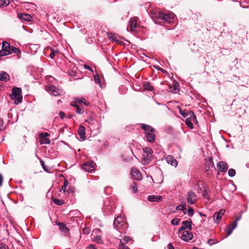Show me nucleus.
<instances>
[{
  "label": "nucleus",
  "instance_id": "nucleus-43",
  "mask_svg": "<svg viewBox=\"0 0 249 249\" xmlns=\"http://www.w3.org/2000/svg\"><path fill=\"white\" fill-rule=\"evenodd\" d=\"M202 196L204 198L207 199L208 200L210 199V195L207 193L206 190H204Z\"/></svg>",
  "mask_w": 249,
  "mask_h": 249
},
{
  "label": "nucleus",
  "instance_id": "nucleus-51",
  "mask_svg": "<svg viewBox=\"0 0 249 249\" xmlns=\"http://www.w3.org/2000/svg\"><path fill=\"white\" fill-rule=\"evenodd\" d=\"M40 163H41V165L42 168H43V169L44 170V171H47V170L46 168V165L45 164L44 162L42 160H40Z\"/></svg>",
  "mask_w": 249,
  "mask_h": 249
},
{
  "label": "nucleus",
  "instance_id": "nucleus-20",
  "mask_svg": "<svg viewBox=\"0 0 249 249\" xmlns=\"http://www.w3.org/2000/svg\"><path fill=\"white\" fill-rule=\"evenodd\" d=\"M148 200L150 202H161L163 200V197L162 196L158 195H151L148 196Z\"/></svg>",
  "mask_w": 249,
  "mask_h": 249
},
{
  "label": "nucleus",
  "instance_id": "nucleus-39",
  "mask_svg": "<svg viewBox=\"0 0 249 249\" xmlns=\"http://www.w3.org/2000/svg\"><path fill=\"white\" fill-rule=\"evenodd\" d=\"M53 202L58 205H62L64 204V201L63 200L58 199L57 198L53 199Z\"/></svg>",
  "mask_w": 249,
  "mask_h": 249
},
{
  "label": "nucleus",
  "instance_id": "nucleus-14",
  "mask_svg": "<svg viewBox=\"0 0 249 249\" xmlns=\"http://www.w3.org/2000/svg\"><path fill=\"white\" fill-rule=\"evenodd\" d=\"M174 15L173 13H164L163 12V18H162V23L164 21H165L168 23H172L174 20Z\"/></svg>",
  "mask_w": 249,
  "mask_h": 249
},
{
  "label": "nucleus",
  "instance_id": "nucleus-28",
  "mask_svg": "<svg viewBox=\"0 0 249 249\" xmlns=\"http://www.w3.org/2000/svg\"><path fill=\"white\" fill-rule=\"evenodd\" d=\"M143 87L145 90L151 91L153 90L154 88L149 82H144Z\"/></svg>",
  "mask_w": 249,
  "mask_h": 249
},
{
  "label": "nucleus",
  "instance_id": "nucleus-4",
  "mask_svg": "<svg viewBox=\"0 0 249 249\" xmlns=\"http://www.w3.org/2000/svg\"><path fill=\"white\" fill-rule=\"evenodd\" d=\"M50 134L48 132H41L38 134V141L40 144H49L51 141L48 137Z\"/></svg>",
  "mask_w": 249,
  "mask_h": 249
},
{
  "label": "nucleus",
  "instance_id": "nucleus-38",
  "mask_svg": "<svg viewBox=\"0 0 249 249\" xmlns=\"http://www.w3.org/2000/svg\"><path fill=\"white\" fill-rule=\"evenodd\" d=\"M235 170L233 169H230L228 171V175L231 177H233L235 175Z\"/></svg>",
  "mask_w": 249,
  "mask_h": 249
},
{
  "label": "nucleus",
  "instance_id": "nucleus-47",
  "mask_svg": "<svg viewBox=\"0 0 249 249\" xmlns=\"http://www.w3.org/2000/svg\"><path fill=\"white\" fill-rule=\"evenodd\" d=\"M4 129V126L3 125V121L1 118H0V131H2Z\"/></svg>",
  "mask_w": 249,
  "mask_h": 249
},
{
  "label": "nucleus",
  "instance_id": "nucleus-62",
  "mask_svg": "<svg viewBox=\"0 0 249 249\" xmlns=\"http://www.w3.org/2000/svg\"><path fill=\"white\" fill-rule=\"evenodd\" d=\"M95 81H96V82H97V81H98V80H96V79H95Z\"/></svg>",
  "mask_w": 249,
  "mask_h": 249
},
{
  "label": "nucleus",
  "instance_id": "nucleus-15",
  "mask_svg": "<svg viewBox=\"0 0 249 249\" xmlns=\"http://www.w3.org/2000/svg\"><path fill=\"white\" fill-rule=\"evenodd\" d=\"M46 90L52 94L53 96H56L59 95V90L56 87L53 85H48L46 87Z\"/></svg>",
  "mask_w": 249,
  "mask_h": 249
},
{
  "label": "nucleus",
  "instance_id": "nucleus-59",
  "mask_svg": "<svg viewBox=\"0 0 249 249\" xmlns=\"http://www.w3.org/2000/svg\"><path fill=\"white\" fill-rule=\"evenodd\" d=\"M83 232H85L87 234H88L89 233V230L88 229H86V228H85L83 230Z\"/></svg>",
  "mask_w": 249,
  "mask_h": 249
},
{
  "label": "nucleus",
  "instance_id": "nucleus-49",
  "mask_svg": "<svg viewBox=\"0 0 249 249\" xmlns=\"http://www.w3.org/2000/svg\"><path fill=\"white\" fill-rule=\"evenodd\" d=\"M57 53V51H55V50H52V52L50 54V57L52 58V59H53L54 58V55H55V53Z\"/></svg>",
  "mask_w": 249,
  "mask_h": 249
},
{
  "label": "nucleus",
  "instance_id": "nucleus-26",
  "mask_svg": "<svg viewBox=\"0 0 249 249\" xmlns=\"http://www.w3.org/2000/svg\"><path fill=\"white\" fill-rule=\"evenodd\" d=\"M9 79V75L6 72H0V80L7 81Z\"/></svg>",
  "mask_w": 249,
  "mask_h": 249
},
{
  "label": "nucleus",
  "instance_id": "nucleus-41",
  "mask_svg": "<svg viewBox=\"0 0 249 249\" xmlns=\"http://www.w3.org/2000/svg\"><path fill=\"white\" fill-rule=\"evenodd\" d=\"M173 86H174V92L175 93H176L177 91L179 90V89H178V87L179 86V84L177 82H174L173 83Z\"/></svg>",
  "mask_w": 249,
  "mask_h": 249
},
{
  "label": "nucleus",
  "instance_id": "nucleus-12",
  "mask_svg": "<svg viewBox=\"0 0 249 249\" xmlns=\"http://www.w3.org/2000/svg\"><path fill=\"white\" fill-rule=\"evenodd\" d=\"M225 212L224 209H220L218 212L215 213L213 216V220L215 223H219L222 219V216Z\"/></svg>",
  "mask_w": 249,
  "mask_h": 249
},
{
  "label": "nucleus",
  "instance_id": "nucleus-6",
  "mask_svg": "<svg viewBox=\"0 0 249 249\" xmlns=\"http://www.w3.org/2000/svg\"><path fill=\"white\" fill-rule=\"evenodd\" d=\"M212 169H214L215 170H216L214 163L213 161V158L211 157L209 159V160L207 161V162L206 163L205 165V170L207 174L210 175L213 174Z\"/></svg>",
  "mask_w": 249,
  "mask_h": 249
},
{
  "label": "nucleus",
  "instance_id": "nucleus-1",
  "mask_svg": "<svg viewBox=\"0 0 249 249\" xmlns=\"http://www.w3.org/2000/svg\"><path fill=\"white\" fill-rule=\"evenodd\" d=\"M141 127L144 131L147 141L153 143L155 140V129L151 126L144 124H141Z\"/></svg>",
  "mask_w": 249,
  "mask_h": 249
},
{
  "label": "nucleus",
  "instance_id": "nucleus-32",
  "mask_svg": "<svg viewBox=\"0 0 249 249\" xmlns=\"http://www.w3.org/2000/svg\"><path fill=\"white\" fill-rule=\"evenodd\" d=\"M182 224L183 226H185L186 228L189 229L190 230H191L192 229V221L191 220L190 221H183L182 222Z\"/></svg>",
  "mask_w": 249,
  "mask_h": 249
},
{
  "label": "nucleus",
  "instance_id": "nucleus-27",
  "mask_svg": "<svg viewBox=\"0 0 249 249\" xmlns=\"http://www.w3.org/2000/svg\"><path fill=\"white\" fill-rule=\"evenodd\" d=\"M57 225L59 226V230L61 231L64 233H67L69 231V229L68 228H67L66 225L64 223H59L57 224Z\"/></svg>",
  "mask_w": 249,
  "mask_h": 249
},
{
  "label": "nucleus",
  "instance_id": "nucleus-13",
  "mask_svg": "<svg viewBox=\"0 0 249 249\" xmlns=\"http://www.w3.org/2000/svg\"><path fill=\"white\" fill-rule=\"evenodd\" d=\"M131 174L134 179L140 180L142 178L141 172L136 168L131 169Z\"/></svg>",
  "mask_w": 249,
  "mask_h": 249
},
{
  "label": "nucleus",
  "instance_id": "nucleus-8",
  "mask_svg": "<svg viewBox=\"0 0 249 249\" xmlns=\"http://www.w3.org/2000/svg\"><path fill=\"white\" fill-rule=\"evenodd\" d=\"M187 201L189 204H194L197 200V196L195 192L193 191H189L186 196Z\"/></svg>",
  "mask_w": 249,
  "mask_h": 249
},
{
  "label": "nucleus",
  "instance_id": "nucleus-24",
  "mask_svg": "<svg viewBox=\"0 0 249 249\" xmlns=\"http://www.w3.org/2000/svg\"><path fill=\"white\" fill-rule=\"evenodd\" d=\"M71 105L76 108V112L77 114H82L85 111L84 108L82 107H81L80 106V105H77L75 103L71 102Z\"/></svg>",
  "mask_w": 249,
  "mask_h": 249
},
{
  "label": "nucleus",
  "instance_id": "nucleus-7",
  "mask_svg": "<svg viewBox=\"0 0 249 249\" xmlns=\"http://www.w3.org/2000/svg\"><path fill=\"white\" fill-rule=\"evenodd\" d=\"M241 218V216L236 217L235 218L234 221L231 224V225H229L227 226L226 230H225L226 233L227 234V236H229L232 233L233 230L237 226V222L240 220Z\"/></svg>",
  "mask_w": 249,
  "mask_h": 249
},
{
  "label": "nucleus",
  "instance_id": "nucleus-56",
  "mask_svg": "<svg viewBox=\"0 0 249 249\" xmlns=\"http://www.w3.org/2000/svg\"><path fill=\"white\" fill-rule=\"evenodd\" d=\"M124 240L125 243H127L128 242H129L130 240V238L129 237L126 236V237H124Z\"/></svg>",
  "mask_w": 249,
  "mask_h": 249
},
{
  "label": "nucleus",
  "instance_id": "nucleus-17",
  "mask_svg": "<svg viewBox=\"0 0 249 249\" xmlns=\"http://www.w3.org/2000/svg\"><path fill=\"white\" fill-rule=\"evenodd\" d=\"M216 167L219 171L225 172L228 170V166L226 162L220 161L217 164Z\"/></svg>",
  "mask_w": 249,
  "mask_h": 249
},
{
  "label": "nucleus",
  "instance_id": "nucleus-61",
  "mask_svg": "<svg viewBox=\"0 0 249 249\" xmlns=\"http://www.w3.org/2000/svg\"><path fill=\"white\" fill-rule=\"evenodd\" d=\"M124 249H129V248L128 247H125Z\"/></svg>",
  "mask_w": 249,
  "mask_h": 249
},
{
  "label": "nucleus",
  "instance_id": "nucleus-30",
  "mask_svg": "<svg viewBox=\"0 0 249 249\" xmlns=\"http://www.w3.org/2000/svg\"><path fill=\"white\" fill-rule=\"evenodd\" d=\"M107 36L108 38L111 40L112 41L119 43H120L119 40L118 39L117 37L114 34L112 33H109L107 34Z\"/></svg>",
  "mask_w": 249,
  "mask_h": 249
},
{
  "label": "nucleus",
  "instance_id": "nucleus-9",
  "mask_svg": "<svg viewBox=\"0 0 249 249\" xmlns=\"http://www.w3.org/2000/svg\"><path fill=\"white\" fill-rule=\"evenodd\" d=\"M101 231L99 229H95L92 233L93 240L98 244H102V237L100 235Z\"/></svg>",
  "mask_w": 249,
  "mask_h": 249
},
{
  "label": "nucleus",
  "instance_id": "nucleus-37",
  "mask_svg": "<svg viewBox=\"0 0 249 249\" xmlns=\"http://www.w3.org/2000/svg\"><path fill=\"white\" fill-rule=\"evenodd\" d=\"M185 124L187 125V126L189 127L191 129L193 128L194 125L193 123H192V121H191V120L190 119H186L185 120Z\"/></svg>",
  "mask_w": 249,
  "mask_h": 249
},
{
  "label": "nucleus",
  "instance_id": "nucleus-63",
  "mask_svg": "<svg viewBox=\"0 0 249 249\" xmlns=\"http://www.w3.org/2000/svg\"><path fill=\"white\" fill-rule=\"evenodd\" d=\"M95 81H96V82H97V81H98V80H96V79H95Z\"/></svg>",
  "mask_w": 249,
  "mask_h": 249
},
{
  "label": "nucleus",
  "instance_id": "nucleus-34",
  "mask_svg": "<svg viewBox=\"0 0 249 249\" xmlns=\"http://www.w3.org/2000/svg\"><path fill=\"white\" fill-rule=\"evenodd\" d=\"M10 52V54H12V53L18 54L19 53H20V51L18 48L12 46H11Z\"/></svg>",
  "mask_w": 249,
  "mask_h": 249
},
{
  "label": "nucleus",
  "instance_id": "nucleus-54",
  "mask_svg": "<svg viewBox=\"0 0 249 249\" xmlns=\"http://www.w3.org/2000/svg\"><path fill=\"white\" fill-rule=\"evenodd\" d=\"M88 249H97V248H96L95 246L94 245H93V244L89 245L88 247Z\"/></svg>",
  "mask_w": 249,
  "mask_h": 249
},
{
  "label": "nucleus",
  "instance_id": "nucleus-48",
  "mask_svg": "<svg viewBox=\"0 0 249 249\" xmlns=\"http://www.w3.org/2000/svg\"><path fill=\"white\" fill-rule=\"evenodd\" d=\"M68 72L70 75L72 76H75L76 75V72L73 70L69 71Z\"/></svg>",
  "mask_w": 249,
  "mask_h": 249
},
{
  "label": "nucleus",
  "instance_id": "nucleus-52",
  "mask_svg": "<svg viewBox=\"0 0 249 249\" xmlns=\"http://www.w3.org/2000/svg\"><path fill=\"white\" fill-rule=\"evenodd\" d=\"M84 68H85V69H87V70H89V71H93V70H92L91 67H90L89 65H84Z\"/></svg>",
  "mask_w": 249,
  "mask_h": 249
},
{
  "label": "nucleus",
  "instance_id": "nucleus-57",
  "mask_svg": "<svg viewBox=\"0 0 249 249\" xmlns=\"http://www.w3.org/2000/svg\"><path fill=\"white\" fill-rule=\"evenodd\" d=\"M168 249H175L174 246H173L172 243H169L168 245Z\"/></svg>",
  "mask_w": 249,
  "mask_h": 249
},
{
  "label": "nucleus",
  "instance_id": "nucleus-36",
  "mask_svg": "<svg viewBox=\"0 0 249 249\" xmlns=\"http://www.w3.org/2000/svg\"><path fill=\"white\" fill-rule=\"evenodd\" d=\"M176 209L177 210L182 211L184 214H186L187 213L186 208L185 207V206L183 205H179L177 206Z\"/></svg>",
  "mask_w": 249,
  "mask_h": 249
},
{
  "label": "nucleus",
  "instance_id": "nucleus-35",
  "mask_svg": "<svg viewBox=\"0 0 249 249\" xmlns=\"http://www.w3.org/2000/svg\"><path fill=\"white\" fill-rule=\"evenodd\" d=\"M10 3V0H0V7H5L8 5Z\"/></svg>",
  "mask_w": 249,
  "mask_h": 249
},
{
  "label": "nucleus",
  "instance_id": "nucleus-58",
  "mask_svg": "<svg viewBox=\"0 0 249 249\" xmlns=\"http://www.w3.org/2000/svg\"><path fill=\"white\" fill-rule=\"evenodd\" d=\"M3 182V177L0 174V187L2 185Z\"/></svg>",
  "mask_w": 249,
  "mask_h": 249
},
{
  "label": "nucleus",
  "instance_id": "nucleus-31",
  "mask_svg": "<svg viewBox=\"0 0 249 249\" xmlns=\"http://www.w3.org/2000/svg\"><path fill=\"white\" fill-rule=\"evenodd\" d=\"M130 189L133 193H136L138 190V185L135 182H133L130 186Z\"/></svg>",
  "mask_w": 249,
  "mask_h": 249
},
{
  "label": "nucleus",
  "instance_id": "nucleus-21",
  "mask_svg": "<svg viewBox=\"0 0 249 249\" xmlns=\"http://www.w3.org/2000/svg\"><path fill=\"white\" fill-rule=\"evenodd\" d=\"M138 18L134 17L131 18L129 20L130 28L131 31H134L137 26V22Z\"/></svg>",
  "mask_w": 249,
  "mask_h": 249
},
{
  "label": "nucleus",
  "instance_id": "nucleus-60",
  "mask_svg": "<svg viewBox=\"0 0 249 249\" xmlns=\"http://www.w3.org/2000/svg\"><path fill=\"white\" fill-rule=\"evenodd\" d=\"M155 68H156L157 69H158V70L160 71H162V72L165 71H164L163 69H162V68H160V67H158V66L155 67Z\"/></svg>",
  "mask_w": 249,
  "mask_h": 249
},
{
  "label": "nucleus",
  "instance_id": "nucleus-16",
  "mask_svg": "<svg viewBox=\"0 0 249 249\" xmlns=\"http://www.w3.org/2000/svg\"><path fill=\"white\" fill-rule=\"evenodd\" d=\"M193 235L190 231H185L182 233L180 238L183 240L188 242L192 239Z\"/></svg>",
  "mask_w": 249,
  "mask_h": 249
},
{
  "label": "nucleus",
  "instance_id": "nucleus-22",
  "mask_svg": "<svg viewBox=\"0 0 249 249\" xmlns=\"http://www.w3.org/2000/svg\"><path fill=\"white\" fill-rule=\"evenodd\" d=\"M77 133L81 139H85L86 137V131L84 126L81 125L78 129Z\"/></svg>",
  "mask_w": 249,
  "mask_h": 249
},
{
  "label": "nucleus",
  "instance_id": "nucleus-2",
  "mask_svg": "<svg viewBox=\"0 0 249 249\" xmlns=\"http://www.w3.org/2000/svg\"><path fill=\"white\" fill-rule=\"evenodd\" d=\"M21 91V89L20 88L14 87L12 89V94L10 95V97L12 100H15V105L18 104L22 101Z\"/></svg>",
  "mask_w": 249,
  "mask_h": 249
},
{
  "label": "nucleus",
  "instance_id": "nucleus-10",
  "mask_svg": "<svg viewBox=\"0 0 249 249\" xmlns=\"http://www.w3.org/2000/svg\"><path fill=\"white\" fill-rule=\"evenodd\" d=\"M143 157L145 161L148 163L152 158V150L148 147L143 148Z\"/></svg>",
  "mask_w": 249,
  "mask_h": 249
},
{
  "label": "nucleus",
  "instance_id": "nucleus-19",
  "mask_svg": "<svg viewBox=\"0 0 249 249\" xmlns=\"http://www.w3.org/2000/svg\"><path fill=\"white\" fill-rule=\"evenodd\" d=\"M166 161L168 164H170L173 166L177 167L178 165V162L177 160L171 155H168L166 158Z\"/></svg>",
  "mask_w": 249,
  "mask_h": 249
},
{
  "label": "nucleus",
  "instance_id": "nucleus-33",
  "mask_svg": "<svg viewBox=\"0 0 249 249\" xmlns=\"http://www.w3.org/2000/svg\"><path fill=\"white\" fill-rule=\"evenodd\" d=\"M178 108L179 110L180 114L184 117H186L189 115V112H188L186 110L184 109L182 110L181 107H178Z\"/></svg>",
  "mask_w": 249,
  "mask_h": 249
},
{
  "label": "nucleus",
  "instance_id": "nucleus-55",
  "mask_svg": "<svg viewBox=\"0 0 249 249\" xmlns=\"http://www.w3.org/2000/svg\"><path fill=\"white\" fill-rule=\"evenodd\" d=\"M186 229L185 226H181L178 230V232H180L182 231H184Z\"/></svg>",
  "mask_w": 249,
  "mask_h": 249
},
{
  "label": "nucleus",
  "instance_id": "nucleus-53",
  "mask_svg": "<svg viewBox=\"0 0 249 249\" xmlns=\"http://www.w3.org/2000/svg\"><path fill=\"white\" fill-rule=\"evenodd\" d=\"M59 115L61 119H63L65 116V113L62 111H60Z\"/></svg>",
  "mask_w": 249,
  "mask_h": 249
},
{
  "label": "nucleus",
  "instance_id": "nucleus-18",
  "mask_svg": "<svg viewBox=\"0 0 249 249\" xmlns=\"http://www.w3.org/2000/svg\"><path fill=\"white\" fill-rule=\"evenodd\" d=\"M72 102L79 105L82 104H83L85 106L89 105V102L84 98H75L74 101Z\"/></svg>",
  "mask_w": 249,
  "mask_h": 249
},
{
  "label": "nucleus",
  "instance_id": "nucleus-42",
  "mask_svg": "<svg viewBox=\"0 0 249 249\" xmlns=\"http://www.w3.org/2000/svg\"><path fill=\"white\" fill-rule=\"evenodd\" d=\"M179 219H173L171 220V224L173 225H178L180 221Z\"/></svg>",
  "mask_w": 249,
  "mask_h": 249
},
{
  "label": "nucleus",
  "instance_id": "nucleus-5",
  "mask_svg": "<svg viewBox=\"0 0 249 249\" xmlns=\"http://www.w3.org/2000/svg\"><path fill=\"white\" fill-rule=\"evenodd\" d=\"M96 163L93 161H87L82 165V169L89 173L94 171Z\"/></svg>",
  "mask_w": 249,
  "mask_h": 249
},
{
  "label": "nucleus",
  "instance_id": "nucleus-11",
  "mask_svg": "<svg viewBox=\"0 0 249 249\" xmlns=\"http://www.w3.org/2000/svg\"><path fill=\"white\" fill-rule=\"evenodd\" d=\"M124 220L123 218L121 216H118L115 219L113 225L117 231H121V228L124 225Z\"/></svg>",
  "mask_w": 249,
  "mask_h": 249
},
{
  "label": "nucleus",
  "instance_id": "nucleus-45",
  "mask_svg": "<svg viewBox=\"0 0 249 249\" xmlns=\"http://www.w3.org/2000/svg\"><path fill=\"white\" fill-rule=\"evenodd\" d=\"M9 54L7 52H5L2 49L0 51V57L4 56Z\"/></svg>",
  "mask_w": 249,
  "mask_h": 249
},
{
  "label": "nucleus",
  "instance_id": "nucleus-44",
  "mask_svg": "<svg viewBox=\"0 0 249 249\" xmlns=\"http://www.w3.org/2000/svg\"><path fill=\"white\" fill-rule=\"evenodd\" d=\"M0 249H9V247L5 244L0 242Z\"/></svg>",
  "mask_w": 249,
  "mask_h": 249
},
{
  "label": "nucleus",
  "instance_id": "nucleus-46",
  "mask_svg": "<svg viewBox=\"0 0 249 249\" xmlns=\"http://www.w3.org/2000/svg\"><path fill=\"white\" fill-rule=\"evenodd\" d=\"M194 214V209L191 208V207H189L188 208V215L190 216H193Z\"/></svg>",
  "mask_w": 249,
  "mask_h": 249
},
{
  "label": "nucleus",
  "instance_id": "nucleus-25",
  "mask_svg": "<svg viewBox=\"0 0 249 249\" xmlns=\"http://www.w3.org/2000/svg\"><path fill=\"white\" fill-rule=\"evenodd\" d=\"M10 48L11 46L8 42L6 41H3L2 43V49H3L5 52H7V53L9 54H10Z\"/></svg>",
  "mask_w": 249,
  "mask_h": 249
},
{
  "label": "nucleus",
  "instance_id": "nucleus-40",
  "mask_svg": "<svg viewBox=\"0 0 249 249\" xmlns=\"http://www.w3.org/2000/svg\"><path fill=\"white\" fill-rule=\"evenodd\" d=\"M68 184H69V181L67 180H65V181H64V183H63V185L62 187V189H61V190H63V192H65L67 187L68 185Z\"/></svg>",
  "mask_w": 249,
  "mask_h": 249
},
{
  "label": "nucleus",
  "instance_id": "nucleus-50",
  "mask_svg": "<svg viewBox=\"0 0 249 249\" xmlns=\"http://www.w3.org/2000/svg\"><path fill=\"white\" fill-rule=\"evenodd\" d=\"M216 243H217V242H213V239H210L207 241V243L210 246H212Z\"/></svg>",
  "mask_w": 249,
  "mask_h": 249
},
{
  "label": "nucleus",
  "instance_id": "nucleus-3",
  "mask_svg": "<svg viewBox=\"0 0 249 249\" xmlns=\"http://www.w3.org/2000/svg\"><path fill=\"white\" fill-rule=\"evenodd\" d=\"M151 18L153 19L154 22L157 24L162 23L163 12L157 10H151L150 12Z\"/></svg>",
  "mask_w": 249,
  "mask_h": 249
},
{
  "label": "nucleus",
  "instance_id": "nucleus-29",
  "mask_svg": "<svg viewBox=\"0 0 249 249\" xmlns=\"http://www.w3.org/2000/svg\"><path fill=\"white\" fill-rule=\"evenodd\" d=\"M189 118H188V119H190L191 120V121H193L195 123H196L197 120H196V116L195 115L194 111H189Z\"/></svg>",
  "mask_w": 249,
  "mask_h": 249
},
{
  "label": "nucleus",
  "instance_id": "nucleus-23",
  "mask_svg": "<svg viewBox=\"0 0 249 249\" xmlns=\"http://www.w3.org/2000/svg\"><path fill=\"white\" fill-rule=\"evenodd\" d=\"M19 18L21 20H25L28 22H30L32 20V17L29 14H19L18 15Z\"/></svg>",
  "mask_w": 249,
  "mask_h": 249
}]
</instances>
